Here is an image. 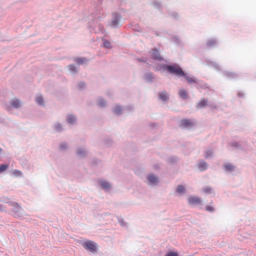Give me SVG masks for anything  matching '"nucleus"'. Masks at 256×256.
Returning a JSON list of instances; mask_svg holds the SVG:
<instances>
[{
    "instance_id": "nucleus-1",
    "label": "nucleus",
    "mask_w": 256,
    "mask_h": 256,
    "mask_svg": "<svg viewBox=\"0 0 256 256\" xmlns=\"http://www.w3.org/2000/svg\"><path fill=\"white\" fill-rule=\"evenodd\" d=\"M156 69L158 70L163 69L164 70H166L168 73L174 74L178 78L185 76V72L176 64H172L171 65L162 64L158 68L156 67Z\"/></svg>"
},
{
    "instance_id": "nucleus-2",
    "label": "nucleus",
    "mask_w": 256,
    "mask_h": 256,
    "mask_svg": "<svg viewBox=\"0 0 256 256\" xmlns=\"http://www.w3.org/2000/svg\"><path fill=\"white\" fill-rule=\"evenodd\" d=\"M92 20L88 24V28L92 32L98 33L102 32L104 30V26L100 24L101 16L100 14H92Z\"/></svg>"
},
{
    "instance_id": "nucleus-3",
    "label": "nucleus",
    "mask_w": 256,
    "mask_h": 256,
    "mask_svg": "<svg viewBox=\"0 0 256 256\" xmlns=\"http://www.w3.org/2000/svg\"><path fill=\"white\" fill-rule=\"evenodd\" d=\"M10 205L12 206V213L14 216L18 218H24L25 214L23 210L18 203L12 202Z\"/></svg>"
},
{
    "instance_id": "nucleus-4",
    "label": "nucleus",
    "mask_w": 256,
    "mask_h": 256,
    "mask_svg": "<svg viewBox=\"0 0 256 256\" xmlns=\"http://www.w3.org/2000/svg\"><path fill=\"white\" fill-rule=\"evenodd\" d=\"M146 179L147 184L150 186H158L160 182L158 177L152 173L146 175Z\"/></svg>"
},
{
    "instance_id": "nucleus-5",
    "label": "nucleus",
    "mask_w": 256,
    "mask_h": 256,
    "mask_svg": "<svg viewBox=\"0 0 256 256\" xmlns=\"http://www.w3.org/2000/svg\"><path fill=\"white\" fill-rule=\"evenodd\" d=\"M121 18V15L118 13H112V20L111 22L109 23L108 26L114 28L120 26Z\"/></svg>"
},
{
    "instance_id": "nucleus-6",
    "label": "nucleus",
    "mask_w": 256,
    "mask_h": 256,
    "mask_svg": "<svg viewBox=\"0 0 256 256\" xmlns=\"http://www.w3.org/2000/svg\"><path fill=\"white\" fill-rule=\"evenodd\" d=\"M183 77L186 80L188 84H192L194 83L196 84V86L197 88H204V86L200 84L199 80H198L196 78L193 76H189L188 74L185 73V76H183Z\"/></svg>"
},
{
    "instance_id": "nucleus-7",
    "label": "nucleus",
    "mask_w": 256,
    "mask_h": 256,
    "mask_svg": "<svg viewBox=\"0 0 256 256\" xmlns=\"http://www.w3.org/2000/svg\"><path fill=\"white\" fill-rule=\"evenodd\" d=\"M82 246L86 250L92 252H94L96 250V242L91 240H87L85 242H84Z\"/></svg>"
},
{
    "instance_id": "nucleus-8",
    "label": "nucleus",
    "mask_w": 256,
    "mask_h": 256,
    "mask_svg": "<svg viewBox=\"0 0 256 256\" xmlns=\"http://www.w3.org/2000/svg\"><path fill=\"white\" fill-rule=\"evenodd\" d=\"M10 106H6V108L7 110L9 111L10 110V107L14 108H19L22 106V104L20 100L16 98L12 99L10 102Z\"/></svg>"
},
{
    "instance_id": "nucleus-9",
    "label": "nucleus",
    "mask_w": 256,
    "mask_h": 256,
    "mask_svg": "<svg viewBox=\"0 0 256 256\" xmlns=\"http://www.w3.org/2000/svg\"><path fill=\"white\" fill-rule=\"evenodd\" d=\"M194 123L192 120L183 119L180 122V126L184 128H192Z\"/></svg>"
},
{
    "instance_id": "nucleus-10",
    "label": "nucleus",
    "mask_w": 256,
    "mask_h": 256,
    "mask_svg": "<svg viewBox=\"0 0 256 256\" xmlns=\"http://www.w3.org/2000/svg\"><path fill=\"white\" fill-rule=\"evenodd\" d=\"M151 55L154 60L161 62V61H164V58H163L160 55L159 52L157 50L156 48H154L152 50L151 52Z\"/></svg>"
},
{
    "instance_id": "nucleus-11",
    "label": "nucleus",
    "mask_w": 256,
    "mask_h": 256,
    "mask_svg": "<svg viewBox=\"0 0 256 256\" xmlns=\"http://www.w3.org/2000/svg\"><path fill=\"white\" fill-rule=\"evenodd\" d=\"M98 183L100 186L106 191L109 190L111 188L110 184L106 180H100Z\"/></svg>"
},
{
    "instance_id": "nucleus-12",
    "label": "nucleus",
    "mask_w": 256,
    "mask_h": 256,
    "mask_svg": "<svg viewBox=\"0 0 256 256\" xmlns=\"http://www.w3.org/2000/svg\"><path fill=\"white\" fill-rule=\"evenodd\" d=\"M151 4L154 8L158 9L160 12H162L164 9H165V7L161 4V2L156 0H153Z\"/></svg>"
},
{
    "instance_id": "nucleus-13",
    "label": "nucleus",
    "mask_w": 256,
    "mask_h": 256,
    "mask_svg": "<svg viewBox=\"0 0 256 256\" xmlns=\"http://www.w3.org/2000/svg\"><path fill=\"white\" fill-rule=\"evenodd\" d=\"M188 202L190 205H196L200 204L201 200L198 197L191 196L188 198Z\"/></svg>"
},
{
    "instance_id": "nucleus-14",
    "label": "nucleus",
    "mask_w": 256,
    "mask_h": 256,
    "mask_svg": "<svg viewBox=\"0 0 256 256\" xmlns=\"http://www.w3.org/2000/svg\"><path fill=\"white\" fill-rule=\"evenodd\" d=\"M158 98L163 102H166L169 100V94L166 92H160L158 94Z\"/></svg>"
},
{
    "instance_id": "nucleus-15",
    "label": "nucleus",
    "mask_w": 256,
    "mask_h": 256,
    "mask_svg": "<svg viewBox=\"0 0 256 256\" xmlns=\"http://www.w3.org/2000/svg\"><path fill=\"white\" fill-rule=\"evenodd\" d=\"M125 110V109L118 104L114 106L113 108L114 112L116 115H120Z\"/></svg>"
},
{
    "instance_id": "nucleus-16",
    "label": "nucleus",
    "mask_w": 256,
    "mask_h": 256,
    "mask_svg": "<svg viewBox=\"0 0 256 256\" xmlns=\"http://www.w3.org/2000/svg\"><path fill=\"white\" fill-rule=\"evenodd\" d=\"M87 152L84 148H79L76 150V154L80 158H84Z\"/></svg>"
},
{
    "instance_id": "nucleus-17",
    "label": "nucleus",
    "mask_w": 256,
    "mask_h": 256,
    "mask_svg": "<svg viewBox=\"0 0 256 256\" xmlns=\"http://www.w3.org/2000/svg\"><path fill=\"white\" fill-rule=\"evenodd\" d=\"M178 96L182 100H186L188 98V92L184 89H180L178 91Z\"/></svg>"
},
{
    "instance_id": "nucleus-18",
    "label": "nucleus",
    "mask_w": 256,
    "mask_h": 256,
    "mask_svg": "<svg viewBox=\"0 0 256 256\" xmlns=\"http://www.w3.org/2000/svg\"><path fill=\"white\" fill-rule=\"evenodd\" d=\"M66 121L70 124H74L76 121V119L74 115L69 114L67 116Z\"/></svg>"
},
{
    "instance_id": "nucleus-19",
    "label": "nucleus",
    "mask_w": 256,
    "mask_h": 256,
    "mask_svg": "<svg viewBox=\"0 0 256 256\" xmlns=\"http://www.w3.org/2000/svg\"><path fill=\"white\" fill-rule=\"evenodd\" d=\"M198 169L201 170H204L207 168V164L204 160H200L197 164Z\"/></svg>"
},
{
    "instance_id": "nucleus-20",
    "label": "nucleus",
    "mask_w": 256,
    "mask_h": 256,
    "mask_svg": "<svg viewBox=\"0 0 256 256\" xmlns=\"http://www.w3.org/2000/svg\"><path fill=\"white\" fill-rule=\"evenodd\" d=\"M144 80L148 82H152L154 79V76L152 72H146L144 75Z\"/></svg>"
},
{
    "instance_id": "nucleus-21",
    "label": "nucleus",
    "mask_w": 256,
    "mask_h": 256,
    "mask_svg": "<svg viewBox=\"0 0 256 256\" xmlns=\"http://www.w3.org/2000/svg\"><path fill=\"white\" fill-rule=\"evenodd\" d=\"M224 170L226 172H232L234 170V166L231 164H226L224 166Z\"/></svg>"
},
{
    "instance_id": "nucleus-22",
    "label": "nucleus",
    "mask_w": 256,
    "mask_h": 256,
    "mask_svg": "<svg viewBox=\"0 0 256 256\" xmlns=\"http://www.w3.org/2000/svg\"><path fill=\"white\" fill-rule=\"evenodd\" d=\"M74 62L77 64L80 65V64H82L87 62L88 60H87V58H75Z\"/></svg>"
},
{
    "instance_id": "nucleus-23",
    "label": "nucleus",
    "mask_w": 256,
    "mask_h": 256,
    "mask_svg": "<svg viewBox=\"0 0 256 256\" xmlns=\"http://www.w3.org/2000/svg\"><path fill=\"white\" fill-rule=\"evenodd\" d=\"M68 68L72 74H76L78 72L74 64L68 65Z\"/></svg>"
},
{
    "instance_id": "nucleus-24",
    "label": "nucleus",
    "mask_w": 256,
    "mask_h": 256,
    "mask_svg": "<svg viewBox=\"0 0 256 256\" xmlns=\"http://www.w3.org/2000/svg\"><path fill=\"white\" fill-rule=\"evenodd\" d=\"M224 74L230 78H235L238 77L237 74L228 72H224Z\"/></svg>"
},
{
    "instance_id": "nucleus-25",
    "label": "nucleus",
    "mask_w": 256,
    "mask_h": 256,
    "mask_svg": "<svg viewBox=\"0 0 256 256\" xmlns=\"http://www.w3.org/2000/svg\"><path fill=\"white\" fill-rule=\"evenodd\" d=\"M207 100L205 99H202L198 103V104H197V107L199 108H203L207 105Z\"/></svg>"
},
{
    "instance_id": "nucleus-26",
    "label": "nucleus",
    "mask_w": 256,
    "mask_h": 256,
    "mask_svg": "<svg viewBox=\"0 0 256 256\" xmlns=\"http://www.w3.org/2000/svg\"><path fill=\"white\" fill-rule=\"evenodd\" d=\"M97 102H98V106L102 108V107H104L106 106V100L102 98H98V99Z\"/></svg>"
},
{
    "instance_id": "nucleus-27",
    "label": "nucleus",
    "mask_w": 256,
    "mask_h": 256,
    "mask_svg": "<svg viewBox=\"0 0 256 256\" xmlns=\"http://www.w3.org/2000/svg\"><path fill=\"white\" fill-rule=\"evenodd\" d=\"M36 103L40 106L44 105V100L42 97L40 95H38L36 98Z\"/></svg>"
},
{
    "instance_id": "nucleus-28",
    "label": "nucleus",
    "mask_w": 256,
    "mask_h": 256,
    "mask_svg": "<svg viewBox=\"0 0 256 256\" xmlns=\"http://www.w3.org/2000/svg\"><path fill=\"white\" fill-rule=\"evenodd\" d=\"M216 44H217V41L216 39L211 38V39L208 40L206 45L210 47V46H214Z\"/></svg>"
},
{
    "instance_id": "nucleus-29",
    "label": "nucleus",
    "mask_w": 256,
    "mask_h": 256,
    "mask_svg": "<svg viewBox=\"0 0 256 256\" xmlns=\"http://www.w3.org/2000/svg\"><path fill=\"white\" fill-rule=\"evenodd\" d=\"M54 128L57 132H61L64 130L62 126L58 122H56L54 124Z\"/></svg>"
},
{
    "instance_id": "nucleus-30",
    "label": "nucleus",
    "mask_w": 256,
    "mask_h": 256,
    "mask_svg": "<svg viewBox=\"0 0 256 256\" xmlns=\"http://www.w3.org/2000/svg\"><path fill=\"white\" fill-rule=\"evenodd\" d=\"M176 192L180 194H182L185 192V188L182 185H178L176 189Z\"/></svg>"
},
{
    "instance_id": "nucleus-31",
    "label": "nucleus",
    "mask_w": 256,
    "mask_h": 256,
    "mask_svg": "<svg viewBox=\"0 0 256 256\" xmlns=\"http://www.w3.org/2000/svg\"><path fill=\"white\" fill-rule=\"evenodd\" d=\"M213 150L212 149H208L204 152V156L206 158H210L212 156Z\"/></svg>"
},
{
    "instance_id": "nucleus-32",
    "label": "nucleus",
    "mask_w": 256,
    "mask_h": 256,
    "mask_svg": "<svg viewBox=\"0 0 256 256\" xmlns=\"http://www.w3.org/2000/svg\"><path fill=\"white\" fill-rule=\"evenodd\" d=\"M103 46L106 48H110L112 47L110 42L102 38Z\"/></svg>"
},
{
    "instance_id": "nucleus-33",
    "label": "nucleus",
    "mask_w": 256,
    "mask_h": 256,
    "mask_svg": "<svg viewBox=\"0 0 256 256\" xmlns=\"http://www.w3.org/2000/svg\"><path fill=\"white\" fill-rule=\"evenodd\" d=\"M202 191L206 194H210L212 192V189L210 186H206L203 188Z\"/></svg>"
},
{
    "instance_id": "nucleus-34",
    "label": "nucleus",
    "mask_w": 256,
    "mask_h": 256,
    "mask_svg": "<svg viewBox=\"0 0 256 256\" xmlns=\"http://www.w3.org/2000/svg\"><path fill=\"white\" fill-rule=\"evenodd\" d=\"M12 174L16 177L18 176H22V171L18 170H14L12 171Z\"/></svg>"
},
{
    "instance_id": "nucleus-35",
    "label": "nucleus",
    "mask_w": 256,
    "mask_h": 256,
    "mask_svg": "<svg viewBox=\"0 0 256 256\" xmlns=\"http://www.w3.org/2000/svg\"><path fill=\"white\" fill-rule=\"evenodd\" d=\"M210 66L214 68L216 70H220V66L218 64H216L214 62H210L209 64Z\"/></svg>"
},
{
    "instance_id": "nucleus-36",
    "label": "nucleus",
    "mask_w": 256,
    "mask_h": 256,
    "mask_svg": "<svg viewBox=\"0 0 256 256\" xmlns=\"http://www.w3.org/2000/svg\"><path fill=\"white\" fill-rule=\"evenodd\" d=\"M8 167V165L7 164H0V173L4 172Z\"/></svg>"
},
{
    "instance_id": "nucleus-37",
    "label": "nucleus",
    "mask_w": 256,
    "mask_h": 256,
    "mask_svg": "<svg viewBox=\"0 0 256 256\" xmlns=\"http://www.w3.org/2000/svg\"><path fill=\"white\" fill-rule=\"evenodd\" d=\"M168 15L172 16L174 19H177L178 17V15L176 12H168Z\"/></svg>"
},
{
    "instance_id": "nucleus-38",
    "label": "nucleus",
    "mask_w": 256,
    "mask_h": 256,
    "mask_svg": "<svg viewBox=\"0 0 256 256\" xmlns=\"http://www.w3.org/2000/svg\"><path fill=\"white\" fill-rule=\"evenodd\" d=\"M68 148V145L65 142H62L60 144L59 148L60 150H65Z\"/></svg>"
},
{
    "instance_id": "nucleus-39",
    "label": "nucleus",
    "mask_w": 256,
    "mask_h": 256,
    "mask_svg": "<svg viewBox=\"0 0 256 256\" xmlns=\"http://www.w3.org/2000/svg\"><path fill=\"white\" fill-rule=\"evenodd\" d=\"M85 86H86V84L83 82H80L78 84V87L80 90H82V89L84 88H85Z\"/></svg>"
},
{
    "instance_id": "nucleus-40",
    "label": "nucleus",
    "mask_w": 256,
    "mask_h": 256,
    "mask_svg": "<svg viewBox=\"0 0 256 256\" xmlns=\"http://www.w3.org/2000/svg\"><path fill=\"white\" fill-rule=\"evenodd\" d=\"M169 160L170 162H176L178 161V158L176 156H170L169 158Z\"/></svg>"
},
{
    "instance_id": "nucleus-41",
    "label": "nucleus",
    "mask_w": 256,
    "mask_h": 256,
    "mask_svg": "<svg viewBox=\"0 0 256 256\" xmlns=\"http://www.w3.org/2000/svg\"><path fill=\"white\" fill-rule=\"evenodd\" d=\"M165 256H178L177 252H168Z\"/></svg>"
},
{
    "instance_id": "nucleus-42",
    "label": "nucleus",
    "mask_w": 256,
    "mask_h": 256,
    "mask_svg": "<svg viewBox=\"0 0 256 256\" xmlns=\"http://www.w3.org/2000/svg\"><path fill=\"white\" fill-rule=\"evenodd\" d=\"M206 209L207 211L210 212H212L214 211V208L212 206H206Z\"/></svg>"
},
{
    "instance_id": "nucleus-43",
    "label": "nucleus",
    "mask_w": 256,
    "mask_h": 256,
    "mask_svg": "<svg viewBox=\"0 0 256 256\" xmlns=\"http://www.w3.org/2000/svg\"><path fill=\"white\" fill-rule=\"evenodd\" d=\"M132 29L135 31H140L139 26L138 24H135L132 26Z\"/></svg>"
},
{
    "instance_id": "nucleus-44",
    "label": "nucleus",
    "mask_w": 256,
    "mask_h": 256,
    "mask_svg": "<svg viewBox=\"0 0 256 256\" xmlns=\"http://www.w3.org/2000/svg\"><path fill=\"white\" fill-rule=\"evenodd\" d=\"M118 222L122 226H126V224L124 222L123 220L120 219L118 220Z\"/></svg>"
},
{
    "instance_id": "nucleus-45",
    "label": "nucleus",
    "mask_w": 256,
    "mask_h": 256,
    "mask_svg": "<svg viewBox=\"0 0 256 256\" xmlns=\"http://www.w3.org/2000/svg\"><path fill=\"white\" fill-rule=\"evenodd\" d=\"M231 146L234 147L238 148L239 144L238 142H233L232 143Z\"/></svg>"
},
{
    "instance_id": "nucleus-46",
    "label": "nucleus",
    "mask_w": 256,
    "mask_h": 256,
    "mask_svg": "<svg viewBox=\"0 0 256 256\" xmlns=\"http://www.w3.org/2000/svg\"><path fill=\"white\" fill-rule=\"evenodd\" d=\"M238 96H243L244 94L242 92H239L238 93Z\"/></svg>"
},
{
    "instance_id": "nucleus-47",
    "label": "nucleus",
    "mask_w": 256,
    "mask_h": 256,
    "mask_svg": "<svg viewBox=\"0 0 256 256\" xmlns=\"http://www.w3.org/2000/svg\"><path fill=\"white\" fill-rule=\"evenodd\" d=\"M139 61H142V62H146V63H147L148 64H148V60H146H146H140H140H139Z\"/></svg>"
},
{
    "instance_id": "nucleus-48",
    "label": "nucleus",
    "mask_w": 256,
    "mask_h": 256,
    "mask_svg": "<svg viewBox=\"0 0 256 256\" xmlns=\"http://www.w3.org/2000/svg\"><path fill=\"white\" fill-rule=\"evenodd\" d=\"M133 108L132 106H130V108H128V110H131Z\"/></svg>"
},
{
    "instance_id": "nucleus-49",
    "label": "nucleus",
    "mask_w": 256,
    "mask_h": 256,
    "mask_svg": "<svg viewBox=\"0 0 256 256\" xmlns=\"http://www.w3.org/2000/svg\"><path fill=\"white\" fill-rule=\"evenodd\" d=\"M2 149L0 148V154H2Z\"/></svg>"
},
{
    "instance_id": "nucleus-50",
    "label": "nucleus",
    "mask_w": 256,
    "mask_h": 256,
    "mask_svg": "<svg viewBox=\"0 0 256 256\" xmlns=\"http://www.w3.org/2000/svg\"><path fill=\"white\" fill-rule=\"evenodd\" d=\"M176 39H178V38H176ZM176 40V42H178V41L177 40Z\"/></svg>"
},
{
    "instance_id": "nucleus-51",
    "label": "nucleus",
    "mask_w": 256,
    "mask_h": 256,
    "mask_svg": "<svg viewBox=\"0 0 256 256\" xmlns=\"http://www.w3.org/2000/svg\"><path fill=\"white\" fill-rule=\"evenodd\" d=\"M1 209V205L0 204V210Z\"/></svg>"
}]
</instances>
